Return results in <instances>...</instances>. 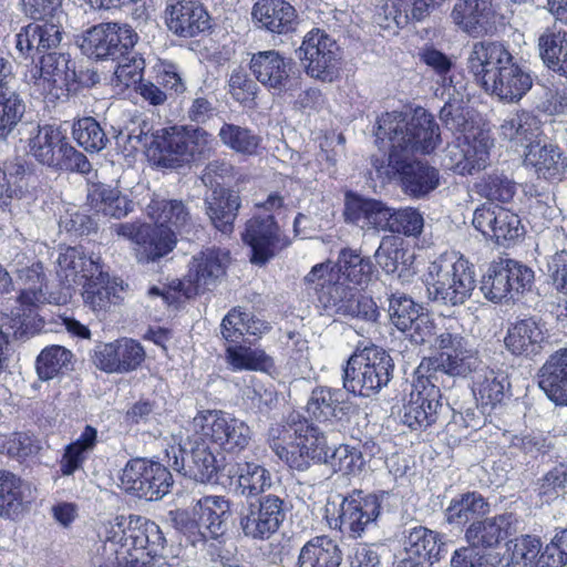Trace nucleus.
Masks as SVG:
<instances>
[{
	"mask_svg": "<svg viewBox=\"0 0 567 567\" xmlns=\"http://www.w3.org/2000/svg\"><path fill=\"white\" fill-rule=\"evenodd\" d=\"M467 68L486 92L503 102H519L533 86L530 73L516 63L508 50L498 42L474 43Z\"/></svg>",
	"mask_w": 567,
	"mask_h": 567,
	"instance_id": "f257e3e1",
	"label": "nucleus"
},
{
	"mask_svg": "<svg viewBox=\"0 0 567 567\" xmlns=\"http://www.w3.org/2000/svg\"><path fill=\"white\" fill-rule=\"evenodd\" d=\"M440 128L432 114L424 109L414 110L410 120L401 112L385 113L378 120L375 136L388 141L389 154L408 156L414 152L429 154L440 142Z\"/></svg>",
	"mask_w": 567,
	"mask_h": 567,
	"instance_id": "f03ea898",
	"label": "nucleus"
},
{
	"mask_svg": "<svg viewBox=\"0 0 567 567\" xmlns=\"http://www.w3.org/2000/svg\"><path fill=\"white\" fill-rule=\"evenodd\" d=\"M424 284L431 300L450 306L463 305L476 287L474 267L454 252L443 254L430 262Z\"/></svg>",
	"mask_w": 567,
	"mask_h": 567,
	"instance_id": "7ed1b4c3",
	"label": "nucleus"
},
{
	"mask_svg": "<svg viewBox=\"0 0 567 567\" xmlns=\"http://www.w3.org/2000/svg\"><path fill=\"white\" fill-rule=\"evenodd\" d=\"M154 142L158 165L176 168L209 158L217 150L213 134L198 126H168L157 130Z\"/></svg>",
	"mask_w": 567,
	"mask_h": 567,
	"instance_id": "20e7f679",
	"label": "nucleus"
},
{
	"mask_svg": "<svg viewBox=\"0 0 567 567\" xmlns=\"http://www.w3.org/2000/svg\"><path fill=\"white\" fill-rule=\"evenodd\" d=\"M434 347L441 352L423 358L417 368L419 373H425L437 384L446 375L465 378L482 368L477 351L452 326L435 337Z\"/></svg>",
	"mask_w": 567,
	"mask_h": 567,
	"instance_id": "39448f33",
	"label": "nucleus"
},
{
	"mask_svg": "<svg viewBox=\"0 0 567 567\" xmlns=\"http://www.w3.org/2000/svg\"><path fill=\"white\" fill-rule=\"evenodd\" d=\"M393 370V360L385 350L367 347L347 361L343 386L355 395L370 398L389 384Z\"/></svg>",
	"mask_w": 567,
	"mask_h": 567,
	"instance_id": "423d86ee",
	"label": "nucleus"
},
{
	"mask_svg": "<svg viewBox=\"0 0 567 567\" xmlns=\"http://www.w3.org/2000/svg\"><path fill=\"white\" fill-rule=\"evenodd\" d=\"M192 513L193 518L186 512H176L173 520L196 547L205 544L208 537L218 538L226 533L231 516V502L220 495L203 496L195 502Z\"/></svg>",
	"mask_w": 567,
	"mask_h": 567,
	"instance_id": "0eeeda50",
	"label": "nucleus"
},
{
	"mask_svg": "<svg viewBox=\"0 0 567 567\" xmlns=\"http://www.w3.org/2000/svg\"><path fill=\"white\" fill-rule=\"evenodd\" d=\"M189 426L190 431L227 453L244 451L251 440L248 424L221 410L199 411Z\"/></svg>",
	"mask_w": 567,
	"mask_h": 567,
	"instance_id": "6e6552de",
	"label": "nucleus"
},
{
	"mask_svg": "<svg viewBox=\"0 0 567 567\" xmlns=\"http://www.w3.org/2000/svg\"><path fill=\"white\" fill-rule=\"evenodd\" d=\"M303 284L309 295H315L328 316L348 317L353 312L355 288L339 281L331 262L315 265L305 276Z\"/></svg>",
	"mask_w": 567,
	"mask_h": 567,
	"instance_id": "1a4fd4ad",
	"label": "nucleus"
},
{
	"mask_svg": "<svg viewBox=\"0 0 567 567\" xmlns=\"http://www.w3.org/2000/svg\"><path fill=\"white\" fill-rule=\"evenodd\" d=\"M288 512L285 498L266 494L243 505L239 512V527L252 540H268L281 527Z\"/></svg>",
	"mask_w": 567,
	"mask_h": 567,
	"instance_id": "9d476101",
	"label": "nucleus"
},
{
	"mask_svg": "<svg viewBox=\"0 0 567 567\" xmlns=\"http://www.w3.org/2000/svg\"><path fill=\"white\" fill-rule=\"evenodd\" d=\"M493 140L483 130H472L449 143L442 158L443 165L460 175H472L489 164Z\"/></svg>",
	"mask_w": 567,
	"mask_h": 567,
	"instance_id": "9b49d317",
	"label": "nucleus"
},
{
	"mask_svg": "<svg viewBox=\"0 0 567 567\" xmlns=\"http://www.w3.org/2000/svg\"><path fill=\"white\" fill-rule=\"evenodd\" d=\"M533 281L530 268L513 259H501L489 265L480 289L486 299L501 302L529 290Z\"/></svg>",
	"mask_w": 567,
	"mask_h": 567,
	"instance_id": "f8f14e48",
	"label": "nucleus"
},
{
	"mask_svg": "<svg viewBox=\"0 0 567 567\" xmlns=\"http://www.w3.org/2000/svg\"><path fill=\"white\" fill-rule=\"evenodd\" d=\"M297 53L309 76L329 83L339 76V45L324 31L308 32Z\"/></svg>",
	"mask_w": 567,
	"mask_h": 567,
	"instance_id": "ddd939ff",
	"label": "nucleus"
},
{
	"mask_svg": "<svg viewBox=\"0 0 567 567\" xmlns=\"http://www.w3.org/2000/svg\"><path fill=\"white\" fill-rule=\"evenodd\" d=\"M442 394L440 384L415 369L412 390L402 409V422L412 430L426 429L436 422Z\"/></svg>",
	"mask_w": 567,
	"mask_h": 567,
	"instance_id": "4468645a",
	"label": "nucleus"
},
{
	"mask_svg": "<svg viewBox=\"0 0 567 567\" xmlns=\"http://www.w3.org/2000/svg\"><path fill=\"white\" fill-rule=\"evenodd\" d=\"M172 482V474L164 465L138 457L128 461L121 475L123 488L146 501L162 498Z\"/></svg>",
	"mask_w": 567,
	"mask_h": 567,
	"instance_id": "2eb2a0df",
	"label": "nucleus"
},
{
	"mask_svg": "<svg viewBox=\"0 0 567 567\" xmlns=\"http://www.w3.org/2000/svg\"><path fill=\"white\" fill-rule=\"evenodd\" d=\"M33 94L59 97L76 82L75 64L66 53H48L41 56L40 65H34L27 74Z\"/></svg>",
	"mask_w": 567,
	"mask_h": 567,
	"instance_id": "dca6fc26",
	"label": "nucleus"
},
{
	"mask_svg": "<svg viewBox=\"0 0 567 567\" xmlns=\"http://www.w3.org/2000/svg\"><path fill=\"white\" fill-rule=\"evenodd\" d=\"M137 40V33L130 25L107 22L89 29L80 47L91 58L116 60L130 53Z\"/></svg>",
	"mask_w": 567,
	"mask_h": 567,
	"instance_id": "f3484780",
	"label": "nucleus"
},
{
	"mask_svg": "<svg viewBox=\"0 0 567 567\" xmlns=\"http://www.w3.org/2000/svg\"><path fill=\"white\" fill-rule=\"evenodd\" d=\"M229 254L226 250L207 248L193 256L185 280L173 281V289L186 298L209 290L225 275Z\"/></svg>",
	"mask_w": 567,
	"mask_h": 567,
	"instance_id": "a211bd4d",
	"label": "nucleus"
},
{
	"mask_svg": "<svg viewBox=\"0 0 567 567\" xmlns=\"http://www.w3.org/2000/svg\"><path fill=\"white\" fill-rule=\"evenodd\" d=\"M118 236L133 241L137 248V259L142 262L156 261L171 252L176 245L175 231L158 225L123 223L115 227Z\"/></svg>",
	"mask_w": 567,
	"mask_h": 567,
	"instance_id": "6ab92c4d",
	"label": "nucleus"
},
{
	"mask_svg": "<svg viewBox=\"0 0 567 567\" xmlns=\"http://www.w3.org/2000/svg\"><path fill=\"white\" fill-rule=\"evenodd\" d=\"M382 497L377 494H364L362 491H353L344 497L337 520L340 532L351 538L361 537L365 529L377 522Z\"/></svg>",
	"mask_w": 567,
	"mask_h": 567,
	"instance_id": "aec40b11",
	"label": "nucleus"
},
{
	"mask_svg": "<svg viewBox=\"0 0 567 567\" xmlns=\"http://www.w3.org/2000/svg\"><path fill=\"white\" fill-rule=\"evenodd\" d=\"M243 240L250 247V261L262 266L289 245L274 216H256L246 223Z\"/></svg>",
	"mask_w": 567,
	"mask_h": 567,
	"instance_id": "412c9836",
	"label": "nucleus"
},
{
	"mask_svg": "<svg viewBox=\"0 0 567 567\" xmlns=\"http://www.w3.org/2000/svg\"><path fill=\"white\" fill-rule=\"evenodd\" d=\"M473 226L485 237L504 244L522 234L520 219L513 212L494 203L483 204L473 214Z\"/></svg>",
	"mask_w": 567,
	"mask_h": 567,
	"instance_id": "4be33fe9",
	"label": "nucleus"
},
{
	"mask_svg": "<svg viewBox=\"0 0 567 567\" xmlns=\"http://www.w3.org/2000/svg\"><path fill=\"white\" fill-rule=\"evenodd\" d=\"M249 69L255 79L274 94L290 90L292 61L279 51L267 50L254 53Z\"/></svg>",
	"mask_w": 567,
	"mask_h": 567,
	"instance_id": "5701e85b",
	"label": "nucleus"
},
{
	"mask_svg": "<svg viewBox=\"0 0 567 567\" xmlns=\"http://www.w3.org/2000/svg\"><path fill=\"white\" fill-rule=\"evenodd\" d=\"M144 357V349L138 342L124 338L96 347L93 361L104 372L124 373L135 370Z\"/></svg>",
	"mask_w": 567,
	"mask_h": 567,
	"instance_id": "b1692460",
	"label": "nucleus"
},
{
	"mask_svg": "<svg viewBox=\"0 0 567 567\" xmlns=\"http://www.w3.org/2000/svg\"><path fill=\"white\" fill-rule=\"evenodd\" d=\"M10 266L16 274L19 286V302L34 307L49 301L47 296V277L41 262H30L25 254L17 252Z\"/></svg>",
	"mask_w": 567,
	"mask_h": 567,
	"instance_id": "393cba45",
	"label": "nucleus"
},
{
	"mask_svg": "<svg viewBox=\"0 0 567 567\" xmlns=\"http://www.w3.org/2000/svg\"><path fill=\"white\" fill-rule=\"evenodd\" d=\"M344 217L347 223L363 230L391 233L393 209L380 200L347 194Z\"/></svg>",
	"mask_w": 567,
	"mask_h": 567,
	"instance_id": "a878e982",
	"label": "nucleus"
},
{
	"mask_svg": "<svg viewBox=\"0 0 567 567\" xmlns=\"http://www.w3.org/2000/svg\"><path fill=\"white\" fill-rule=\"evenodd\" d=\"M166 455L169 466L196 482L208 483L217 474L216 457L205 442L196 444L189 453L182 447H172Z\"/></svg>",
	"mask_w": 567,
	"mask_h": 567,
	"instance_id": "bb28decb",
	"label": "nucleus"
},
{
	"mask_svg": "<svg viewBox=\"0 0 567 567\" xmlns=\"http://www.w3.org/2000/svg\"><path fill=\"white\" fill-rule=\"evenodd\" d=\"M389 166L401 175L404 192L414 197H424L439 185V172L422 162H408V156L389 154Z\"/></svg>",
	"mask_w": 567,
	"mask_h": 567,
	"instance_id": "cd10ccee",
	"label": "nucleus"
},
{
	"mask_svg": "<svg viewBox=\"0 0 567 567\" xmlns=\"http://www.w3.org/2000/svg\"><path fill=\"white\" fill-rule=\"evenodd\" d=\"M307 427V419L299 412L289 413L281 423H276L268 431V441L276 455L285 461L289 467L305 471L306 463L300 456H296L295 450H289L288 445L295 446L302 429Z\"/></svg>",
	"mask_w": 567,
	"mask_h": 567,
	"instance_id": "c85d7f7f",
	"label": "nucleus"
},
{
	"mask_svg": "<svg viewBox=\"0 0 567 567\" xmlns=\"http://www.w3.org/2000/svg\"><path fill=\"white\" fill-rule=\"evenodd\" d=\"M251 19L258 29L279 35L293 32L298 24L297 11L286 0H258Z\"/></svg>",
	"mask_w": 567,
	"mask_h": 567,
	"instance_id": "c756f323",
	"label": "nucleus"
},
{
	"mask_svg": "<svg viewBox=\"0 0 567 567\" xmlns=\"http://www.w3.org/2000/svg\"><path fill=\"white\" fill-rule=\"evenodd\" d=\"M168 29L179 37H194L209 28V16L195 0H168L166 6Z\"/></svg>",
	"mask_w": 567,
	"mask_h": 567,
	"instance_id": "7c9ffc66",
	"label": "nucleus"
},
{
	"mask_svg": "<svg viewBox=\"0 0 567 567\" xmlns=\"http://www.w3.org/2000/svg\"><path fill=\"white\" fill-rule=\"evenodd\" d=\"M495 16L492 0H457L451 12L458 29L472 37L491 32L495 25Z\"/></svg>",
	"mask_w": 567,
	"mask_h": 567,
	"instance_id": "2f4dec72",
	"label": "nucleus"
},
{
	"mask_svg": "<svg viewBox=\"0 0 567 567\" xmlns=\"http://www.w3.org/2000/svg\"><path fill=\"white\" fill-rule=\"evenodd\" d=\"M547 339L545 324L535 318H526L508 327L504 342L511 353L529 358L544 349Z\"/></svg>",
	"mask_w": 567,
	"mask_h": 567,
	"instance_id": "473e14b6",
	"label": "nucleus"
},
{
	"mask_svg": "<svg viewBox=\"0 0 567 567\" xmlns=\"http://www.w3.org/2000/svg\"><path fill=\"white\" fill-rule=\"evenodd\" d=\"M127 287L122 279L111 277L102 268L94 278L83 284L84 303L94 312H104L124 300Z\"/></svg>",
	"mask_w": 567,
	"mask_h": 567,
	"instance_id": "72a5a7b5",
	"label": "nucleus"
},
{
	"mask_svg": "<svg viewBox=\"0 0 567 567\" xmlns=\"http://www.w3.org/2000/svg\"><path fill=\"white\" fill-rule=\"evenodd\" d=\"M499 136L513 148L527 152L536 143L542 142V123L532 112L522 110L509 114L499 126Z\"/></svg>",
	"mask_w": 567,
	"mask_h": 567,
	"instance_id": "f704fd0d",
	"label": "nucleus"
},
{
	"mask_svg": "<svg viewBox=\"0 0 567 567\" xmlns=\"http://www.w3.org/2000/svg\"><path fill=\"white\" fill-rule=\"evenodd\" d=\"M56 274L68 288L73 285L84 284L100 271L103 266L100 257H86L79 247H66L62 249L56 259Z\"/></svg>",
	"mask_w": 567,
	"mask_h": 567,
	"instance_id": "c9c22d12",
	"label": "nucleus"
},
{
	"mask_svg": "<svg viewBox=\"0 0 567 567\" xmlns=\"http://www.w3.org/2000/svg\"><path fill=\"white\" fill-rule=\"evenodd\" d=\"M518 520L513 513H504L483 520H474L465 538L480 547H495L517 532Z\"/></svg>",
	"mask_w": 567,
	"mask_h": 567,
	"instance_id": "e433bc0d",
	"label": "nucleus"
},
{
	"mask_svg": "<svg viewBox=\"0 0 567 567\" xmlns=\"http://www.w3.org/2000/svg\"><path fill=\"white\" fill-rule=\"evenodd\" d=\"M538 385L556 405H567V348L548 357L539 369Z\"/></svg>",
	"mask_w": 567,
	"mask_h": 567,
	"instance_id": "4c0bfd02",
	"label": "nucleus"
},
{
	"mask_svg": "<svg viewBox=\"0 0 567 567\" xmlns=\"http://www.w3.org/2000/svg\"><path fill=\"white\" fill-rule=\"evenodd\" d=\"M236 492L244 497L262 496L272 485L271 473L254 461H238L228 470Z\"/></svg>",
	"mask_w": 567,
	"mask_h": 567,
	"instance_id": "58836bf2",
	"label": "nucleus"
},
{
	"mask_svg": "<svg viewBox=\"0 0 567 567\" xmlns=\"http://www.w3.org/2000/svg\"><path fill=\"white\" fill-rule=\"evenodd\" d=\"M403 547L408 558L430 565L437 561L444 551V544L440 540L439 534L424 526L409 528L405 532Z\"/></svg>",
	"mask_w": 567,
	"mask_h": 567,
	"instance_id": "ea45409f",
	"label": "nucleus"
},
{
	"mask_svg": "<svg viewBox=\"0 0 567 567\" xmlns=\"http://www.w3.org/2000/svg\"><path fill=\"white\" fill-rule=\"evenodd\" d=\"M342 550L338 543L329 536H316L309 539L299 550L295 567H339Z\"/></svg>",
	"mask_w": 567,
	"mask_h": 567,
	"instance_id": "a19ab883",
	"label": "nucleus"
},
{
	"mask_svg": "<svg viewBox=\"0 0 567 567\" xmlns=\"http://www.w3.org/2000/svg\"><path fill=\"white\" fill-rule=\"evenodd\" d=\"M524 163L533 167L538 177L546 181L560 179L567 166L559 147L543 141L525 152Z\"/></svg>",
	"mask_w": 567,
	"mask_h": 567,
	"instance_id": "79ce46f5",
	"label": "nucleus"
},
{
	"mask_svg": "<svg viewBox=\"0 0 567 567\" xmlns=\"http://www.w3.org/2000/svg\"><path fill=\"white\" fill-rule=\"evenodd\" d=\"M145 212L161 227L186 230L192 225L188 208L178 199H166L159 195H154L146 205Z\"/></svg>",
	"mask_w": 567,
	"mask_h": 567,
	"instance_id": "37998d69",
	"label": "nucleus"
},
{
	"mask_svg": "<svg viewBox=\"0 0 567 567\" xmlns=\"http://www.w3.org/2000/svg\"><path fill=\"white\" fill-rule=\"evenodd\" d=\"M508 388V378L501 370L482 365L473 375L472 390L483 406L496 408L504 401Z\"/></svg>",
	"mask_w": 567,
	"mask_h": 567,
	"instance_id": "c03bdc74",
	"label": "nucleus"
},
{
	"mask_svg": "<svg viewBox=\"0 0 567 567\" xmlns=\"http://www.w3.org/2000/svg\"><path fill=\"white\" fill-rule=\"evenodd\" d=\"M66 143V137L60 128L52 125L39 126L37 134L29 142L30 154L39 163L56 168Z\"/></svg>",
	"mask_w": 567,
	"mask_h": 567,
	"instance_id": "a18cd8bd",
	"label": "nucleus"
},
{
	"mask_svg": "<svg viewBox=\"0 0 567 567\" xmlns=\"http://www.w3.org/2000/svg\"><path fill=\"white\" fill-rule=\"evenodd\" d=\"M341 390L318 386L312 390L306 411L312 421L327 426L333 425L343 414Z\"/></svg>",
	"mask_w": 567,
	"mask_h": 567,
	"instance_id": "49530a36",
	"label": "nucleus"
},
{
	"mask_svg": "<svg viewBox=\"0 0 567 567\" xmlns=\"http://www.w3.org/2000/svg\"><path fill=\"white\" fill-rule=\"evenodd\" d=\"M240 207L237 192L227 188H215L206 199L207 214L213 225L224 234H230Z\"/></svg>",
	"mask_w": 567,
	"mask_h": 567,
	"instance_id": "de8ad7c7",
	"label": "nucleus"
},
{
	"mask_svg": "<svg viewBox=\"0 0 567 567\" xmlns=\"http://www.w3.org/2000/svg\"><path fill=\"white\" fill-rule=\"evenodd\" d=\"M331 267L334 268L339 281H343L344 285L348 282L355 289L370 282L374 268L369 257L348 248L339 252L337 262Z\"/></svg>",
	"mask_w": 567,
	"mask_h": 567,
	"instance_id": "09e8293b",
	"label": "nucleus"
},
{
	"mask_svg": "<svg viewBox=\"0 0 567 567\" xmlns=\"http://www.w3.org/2000/svg\"><path fill=\"white\" fill-rule=\"evenodd\" d=\"M87 205L97 214L113 218L125 217L132 210V202L109 185H94L87 194Z\"/></svg>",
	"mask_w": 567,
	"mask_h": 567,
	"instance_id": "8fccbe9b",
	"label": "nucleus"
},
{
	"mask_svg": "<svg viewBox=\"0 0 567 567\" xmlns=\"http://www.w3.org/2000/svg\"><path fill=\"white\" fill-rule=\"evenodd\" d=\"M221 334L228 342H238L245 334L258 336L269 329L267 322L245 312L241 308L231 309L223 319Z\"/></svg>",
	"mask_w": 567,
	"mask_h": 567,
	"instance_id": "3c124183",
	"label": "nucleus"
},
{
	"mask_svg": "<svg viewBox=\"0 0 567 567\" xmlns=\"http://www.w3.org/2000/svg\"><path fill=\"white\" fill-rule=\"evenodd\" d=\"M445 91L450 99L440 111V120L445 127L453 133H460V135L467 134L472 130H481L474 125L460 92H456V89L451 85Z\"/></svg>",
	"mask_w": 567,
	"mask_h": 567,
	"instance_id": "603ef678",
	"label": "nucleus"
},
{
	"mask_svg": "<svg viewBox=\"0 0 567 567\" xmlns=\"http://www.w3.org/2000/svg\"><path fill=\"white\" fill-rule=\"evenodd\" d=\"M302 430L292 450L296 451V456H300L306 463L305 470L309 467L310 461L328 463V445L323 431L308 420L307 427L303 426Z\"/></svg>",
	"mask_w": 567,
	"mask_h": 567,
	"instance_id": "864d4df0",
	"label": "nucleus"
},
{
	"mask_svg": "<svg viewBox=\"0 0 567 567\" xmlns=\"http://www.w3.org/2000/svg\"><path fill=\"white\" fill-rule=\"evenodd\" d=\"M217 136L225 147L245 156L257 154L261 143V137L254 131L234 123H224Z\"/></svg>",
	"mask_w": 567,
	"mask_h": 567,
	"instance_id": "5fc2aeb1",
	"label": "nucleus"
},
{
	"mask_svg": "<svg viewBox=\"0 0 567 567\" xmlns=\"http://www.w3.org/2000/svg\"><path fill=\"white\" fill-rule=\"evenodd\" d=\"M487 512L488 504L484 497L476 492H467L451 501L445 517L450 524L464 525Z\"/></svg>",
	"mask_w": 567,
	"mask_h": 567,
	"instance_id": "6e6d98bb",
	"label": "nucleus"
},
{
	"mask_svg": "<svg viewBox=\"0 0 567 567\" xmlns=\"http://www.w3.org/2000/svg\"><path fill=\"white\" fill-rule=\"evenodd\" d=\"M97 443V431L91 425H86L75 442L65 447L64 454L60 462V471L62 475H72L79 470L90 452H92Z\"/></svg>",
	"mask_w": 567,
	"mask_h": 567,
	"instance_id": "4d7b16f0",
	"label": "nucleus"
},
{
	"mask_svg": "<svg viewBox=\"0 0 567 567\" xmlns=\"http://www.w3.org/2000/svg\"><path fill=\"white\" fill-rule=\"evenodd\" d=\"M27 491L30 492L29 485L14 474L0 470V515L20 513L27 502Z\"/></svg>",
	"mask_w": 567,
	"mask_h": 567,
	"instance_id": "13d9d810",
	"label": "nucleus"
},
{
	"mask_svg": "<svg viewBox=\"0 0 567 567\" xmlns=\"http://www.w3.org/2000/svg\"><path fill=\"white\" fill-rule=\"evenodd\" d=\"M225 359L233 371L267 370L272 367V360L264 350L245 346H229Z\"/></svg>",
	"mask_w": 567,
	"mask_h": 567,
	"instance_id": "bf43d9fd",
	"label": "nucleus"
},
{
	"mask_svg": "<svg viewBox=\"0 0 567 567\" xmlns=\"http://www.w3.org/2000/svg\"><path fill=\"white\" fill-rule=\"evenodd\" d=\"M25 104L20 95L9 85H0V141L21 121Z\"/></svg>",
	"mask_w": 567,
	"mask_h": 567,
	"instance_id": "052dcab7",
	"label": "nucleus"
},
{
	"mask_svg": "<svg viewBox=\"0 0 567 567\" xmlns=\"http://www.w3.org/2000/svg\"><path fill=\"white\" fill-rule=\"evenodd\" d=\"M73 354L62 346L45 347L37 358V372L41 380H51L71 369Z\"/></svg>",
	"mask_w": 567,
	"mask_h": 567,
	"instance_id": "680f3d73",
	"label": "nucleus"
},
{
	"mask_svg": "<svg viewBox=\"0 0 567 567\" xmlns=\"http://www.w3.org/2000/svg\"><path fill=\"white\" fill-rule=\"evenodd\" d=\"M73 138L86 152H100L107 144V137L93 117H83L73 124Z\"/></svg>",
	"mask_w": 567,
	"mask_h": 567,
	"instance_id": "e2e57ef3",
	"label": "nucleus"
},
{
	"mask_svg": "<svg viewBox=\"0 0 567 567\" xmlns=\"http://www.w3.org/2000/svg\"><path fill=\"white\" fill-rule=\"evenodd\" d=\"M388 313L391 322L402 332L411 326L412 320L420 313L417 305L406 295L401 292L391 293L388 298Z\"/></svg>",
	"mask_w": 567,
	"mask_h": 567,
	"instance_id": "0e129e2a",
	"label": "nucleus"
},
{
	"mask_svg": "<svg viewBox=\"0 0 567 567\" xmlns=\"http://www.w3.org/2000/svg\"><path fill=\"white\" fill-rule=\"evenodd\" d=\"M567 31L547 28L538 38L539 55L544 63L550 69L554 63L559 62V54L565 49Z\"/></svg>",
	"mask_w": 567,
	"mask_h": 567,
	"instance_id": "69168bd1",
	"label": "nucleus"
},
{
	"mask_svg": "<svg viewBox=\"0 0 567 567\" xmlns=\"http://www.w3.org/2000/svg\"><path fill=\"white\" fill-rule=\"evenodd\" d=\"M40 450L38 440L28 432H17L10 435L0 434V452L10 456L25 457Z\"/></svg>",
	"mask_w": 567,
	"mask_h": 567,
	"instance_id": "338daca9",
	"label": "nucleus"
},
{
	"mask_svg": "<svg viewBox=\"0 0 567 567\" xmlns=\"http://www.w3.org/2000/svg\"><path fill=\"white\" fill-rule=\"evenodd\" d=\"M451 567H495V559L492 554L471 543L453 553Z\"/></svg>",
	"mask_w": 567,
	"mask_h": 567,
	"instance_id": "774afa93",
	"label": "nucleus"
}]
</instances>
